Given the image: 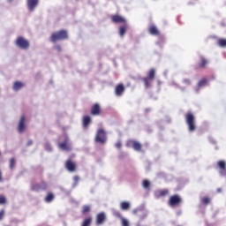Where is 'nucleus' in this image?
<instances>
[{
    "mask_svg": "<svg viewBox=\"0 0 226 226\" xmlns=\"http://www.w3.org/2000/svg\"><path fill=\"white\" fill-rule=\"evenodd\" d=\"M68 38V32L62 30L56 33H54L51 35V41L56 42L58 41V40H66Z\"/></svg>",
    "mask_w": 226,
    "mask_h": 226,
    "instance_id": "nucleus-1",
    "label": "nucleus"
},
{
    "mask_svg": "<svg viewBox=\"0 0 226 226\" xmlns=\"http://www.w3.org/2000/svg\"><path fill=\"white\" fill-rule=\"evenodd\" d=\"M132 215H136L140 220H144L147 216V209L144 206L139 207L132 211Z\"/></svg>",
    "mask_w": 226,
    "mask_h": 226,
    "instance_id": "nucleus-2",
    "label": "nucleus"
},
{
    "mask_svg": "<svg viewBox=\"0 0 226 226\" xmlns=\"http://www.w3.org/2000/svg\"><path fill=\"white\" fill-rule=\"evenodd\" d=\"M95 140L99 142V144H105V142H107V134L103 129H101L97 132Z\"/></svg>",
    "mask_w": 226,
    "mask_h": 226,
    "instance_id": "nucleus-3",
    "label": "nucleus"
},
{
    "mask_svg": "<svg viewBox=\"0 0 226 226\" xmlns=\"http://www.w3.org/2000/svg\"><path fill=\"white\" fill-rule=\"evenodd\" d=\"M186 123L189 126V132L195 131V124H193L195 123V117H193V115H192L191 113H188L186 115Z\"/></svg>",
    "mask_w": 226,
    "mask_h": 226,
    "instance_id": "nucleus-4",
    "label": "nucleus"
},
{
    "mask_svg": "<svg viewBox=\"0 0 226 226\" xmlns=\"http://www.w3.org/2000/svg\"><path fill=\"white\" fill-rule=\"evenodd\" d=\"M16 45H18L19 49H29V41L26 40L23 37H19L16 41Z\"/></svg>",
    "mask_w": 226,
    "mask_h": 226,
    "instance_id": "nucleus-5",
    "label": "nucleus"
},
{
    "mask_svg": "<svg viewBox=\"0 0 226 226\" xmlns=\"http://www.w3.org/2000/svg\"><path fill=\"white\" fill-rule=\"evenodd\" d=\"M19 133H24L26 132V117L22 116L18 124Z\"/></svg>",
    "mask_w": 226,
    "mask_h": 226,
    "instance_id": "nucleus-6",
    "label": "nucleus"
},
{
    "mask_svg": "<svg viewBox=\"0 0 226 226\" xmlns=\"http://www.w3.org/2000/svg\"><path fill=\"white\" fill-rule=\"evenodd\" d=\"M58 146L63 151H71L72 149V143L68 138L64 139V142L60 143Z\"/></svg>",
    "mask_w": 226,
    "mask_h": 226,
    "instance_id": "nucleus-7",
    "label": "nucleus"
},
{
    "mask_svg": "<svg viewBox=\"0 0 226 226\" xmlns=\"http://www.w3.org/2000/svg\"><path fill=\"white\" fill-rule=\"evenodd\" d=\"M154 79V69H152L148 73V77L143 79L145 87H150L149 80H153Z\"/></svg>",
    "mask_w": 226,
    "mask_h": 226,
    "instance_id": "nucleus-8",
    "label": "nucleus"
},
{
    "mask_svg": "<svg viewBox=\"0 0 226 226\" xmlns=\"http://www.w3.org/2000/svg\"><path fill=\"white\" fill-rule=\"evenodd\" d=\"M40 0H27L26 4L29 11H34V8L38 6Z\"/></svg>",
    "mask_w": 226,
    "mask_h": 226,
    "instance_id": "nucleus-9",
    "label": "nucleus"
},
{
    "mask_svg": "<svg viewBox=\"0 0 226 226\" xmlns=\"http://www.w3.org/2000/svg\"><path fill=\"white\" fill-rule=\"evenodd\" d=\"M115 216H117V218H120L121 220V225L122 226H130V221H128V219L121 216V213L116 211L115 212Z\"/></svg>",
    "mask_w": 226,
    "mask_h": 226,
    "instance_id": "nucleus-10",
    "label": "nucleus"
},
{
    "mask_svg": "<svg viewBox=\"0 0 226 226\" xmlns=\"http://www.w3.org/2000/svg\"><path fill=\"white\" fill-rule=\"evenodd\" d=\"M181 202V198L179 196L175 195L170 197V206H177Z\"/></svg>",
    "mask_w": 226,
    "mask_h": 226,
    "instance_id": "nucleus-11",
    "label": "nucleus"
},
{
    "mask_svg": "<svg viewBox=\"0 0 226 226\" xmlns=\"http://www.w3.org/2000/svg\"><path fill=\"white\" fill-rule=\"evenodd\" d=\"M217 165H218L219 169H221V170H220L221 176H226L225 162L219 161L217 162Z\"/></svg>",
    "mask_w": 226,
    "mask_h": 226,
    "instance_id": "nucleus-12",
    "label": "nucleus"
},
{
    "mask_svg": "<svg viewBox=\"0 0 226 226\" xmlns=\"http://www.w3.org/2000/svg\"><path fill=\"white\" fill-rule=\"evenodd\" d=\"M112 20L114 22H116L117 24H121V23L125 24L126 23V19H124V18H123V16H119V15L113 16Z\"/></svg>",
    "mask_w": 226,
    "mask_h": 226,
    "instance_id": "nucleus-13",
    "label": "nucleus"
},
{
    "mask_svg": "<svg viewBox=\"0 0 226 226\" xmlns=\"http://www.w3.org/2000/svg\"><path fill=\"white\" fill-rule=\"evenodd\" d=\"M127 146H132L135 151H140V147H141L140 143L137 141L130 140L127 142Z\"/></svg>",
    "mask_w": 226,
    "mask_h": 226,
    "instance_id": "nucleus-14",
    "label": "nucleus"
},
{
    "mask_svg": "<svg viewBox=\"0 0 226 226\" xmlns=\"http://www.w3.org/2000/svg\"><path fill=\"white\" fill-rule=\"evenodd\" d=\"M45 188H47L46 183H42L41 185L36 184L32 186V190H34V192H40V190H45Z\"/></svg>",
    "mask_w": 226,
    "mask_h": 226,
    "instance_id": "nucleus-15",
    "label": "nucleus"
},
{
    "mask_svg": "<svg viewBox=\"0 0 226 226\" xmlns=\"http://www.w3.org/2000/svg\"><path fill=\"white\" fill-rule=\"evenodd\" d=\"M105 222V213H100L96 216V223L97 225H102Z\"/></svg>",
    "mask_w": 226,
    "mask_h": 226,
    "instance_id": "nucleus-16",
    "label": "nucleus"
},
{
    "mask_svg": "<svg viewBox=\"0 0 226 226\" xmlns=\"http://www.w3.org/2000/svg\"><path fill=\"white\" fill-rule=\"evenodd\" d=\"M124 93V87L123 85H118L115 88V94L117 96H121Z\"/></svg>",
    "mask_w": 226,
    "mask_h": 226,
    "instance_id": "nucleus-17",
    "label": "nucleus"
},
{
    "mask_svg": "<svg viewBox=\"0 0 226 226\" xmlns=\"http://www.w3.org/2000/svg\"><path fill=\"white\" fill-rule=\"evenodd\" d=\"M65 167L69 172H73L75 170V163L72 162L71 161L66 162Z\"/></svg>",
    "mask_w": 226,
    "mask_h": 226,
    "instance_id": "nucleus-18",
    "label": "nucleus"
},
{
    "mask_svg": "<svg viewBox=\"0 0 226 226\" xmlns=\"http://www.w3.org/2000/svg\"><path fill=\"white\" fill-rule=\"evenodd\" d=\"M22 87H24V84L20 81H16L13 85L12 89L14 91H19L20 89H22Z\"/></svg>",
    "mask_w": 226,
    "mask_h": 226,
    "instance_id": "nucleus-19",
    "label": "nucleus"
},
{
    "mask_svg": "<svg viewBox=\"0 0 226 226\" xmlns=\"http://www.w3.org/2000/svg\"><path fill=\"white\" fill-rule=\"evenodd\" d=\"M91 113L93 116H98L100 114V105L95 104L92 107Z\"/></svg>",
    "mask_w": 226,
    "mask_h": 226,
    "instance_id": "nucleus-20",
    "label": "nucleus"
},
{
    "mask_svg": "<svg viewBox=\"0 0 226 226\" xmlns=\"http://www.w3.org/2000/svg\"><path fill=\"white\" fill-rule=\"evenodd\" d=\"M121 209L124 211H126V209H130V202L128 201H124L120 204Z\"/></svg>",
    "mask_w": 226,
    "mask_h": 226,
    "instance_id": "nucleus-21",
    "label": "nucleus"
},
{
    "mask_svg": "<svg viewBox=\"0 0 226 226\" xmlns=\"http://www.w3.org/2000/svg\"><path fill=\"white\" fill-rule=\"evenodd\" d=\"M91 123V117H84L83 118V126L84 128H87V125Z\"/></svg>",
    "mask_w": 226,
    "mask_h": 226,
    "instance_id": "nucleus-22",
    "label": "nucleus"
},
{
    "mask_svg": "<svg viewBox=\"0 0 226 226\" xmlns=\"http://www.w3.org/2000/svg\"><path fill=\"white\" fill-rule=\"evenodd\" d=\"M205 86H207V79H202L200 80V82L198 83V87H204Z\"/></svg>",
    "mask_w": 226,
    "mask_h": 226,
    "instance_id": "nucleus-23",
    "label": "nucleus"
},
{
    "mask_svg": "<svg viewBox=\"0 0 226 226\" xmlns=\"http://www.w3.org/2000/svg\"><path fill=\"white\" fill-rule=\"evenodd\" d=\"M149 33L150 34H158V29L156 28V26H150Z\"/></svg>",
    "mask_w": 226,
    "mask_h": 226,
    "instance_id": "nucleus-24",
    "label": "nucleus"
},
{
    "mask_svg": "<svg viewBox=\"0 0 226 226\" xmlns=\"http://www.w3.org/2000/svg\"><path fill=\"white\" fill-rule=\"evenodd\" d=\"M218 45H219V47L225 48L226 47V39H219Z\"/></svg>",
    "mask_w": 226,
    "mask_h": 226,
    "instance_id": "nucleus-25",
    "label": "nucleus"
},
{
    "mask_svg": "<svg viewBox=\"0 0 226 226\" xmlns=\"http://www.w3.org/2000/svg\"><path fill=\"white\" fill-rule=\"evenodd\" d=\"M54 200V194L49 193L47 197L45 198L46 202H52Z\"/></svg>",
    "mask_w": 226,
    "mask_h": 226,
    "instance_id": "nucleus-26",
    "label": "nucleus"
},
{
    "mask_svg": "<svg viewBox=\"0 0 226 226\" xmlns=\"http://www.w3.org/2000/svg\"><path fill=\"white\" fill-rule=\"evenodd\" d=\"M89 211H91V206L86 205L83 207L82 213L86 215L87 213H89Z\"/></svg>",
    "mask_w": 226,
    "mask_h": 226,
    "instance_id": "nucleus-27",
    "label": "nucleus"
},
{
    "mask_svg": "<svg viewBox=\"0 0 226 226\" xmlns=\"http://www.w3.org/2000/svg\"><path fill=\"white\" fill-rule=\"evenodd\" d=\"M124 33H126V26H121L119 28V34H120V36H124Z\"/></svg>",
    "mask_w": 226,
    "mask_h": 226,
    "instance_id": "nucleus-28",
    "label": "nucleus"
},
{
    "mask_svg": "<svg viewBox=\"0 0 226 226\" xmlns=\"http://www.w3.org/2000/svg\"><path fill=\"white\" fill-rule=\"evenodd\" d=\"M91 222H92L91 217L87 218V219L83 222L82 226H89V225H91Z\"/></svg>",
    "mask_w": 226,
    "mask_h": 226,
    "instance_id": "nucleus-29",
    "label": "nucleus"
},
{
    "mask_svg": "<svg viewBox=\"0 0 226 226\" xmlns=\"http://www.w3.org/2000/svg\"><path fill=\"white\" fill-rule=\"evenodd\" d=\"M207 63V60H206L205 58L202 57L201 62L200 64V68H204V66H206Z\"/></svg>",
    "mask_w": 226,
    "mask_h": 226,
    "instance_id": "nucleus-30",
    "label": "nucleus"
},
{
    "mask_svg": "<svg viewBox=\"0 0 226 226\" xmlns=\"http://www.w3.org/2000/svg\"><path fill=\"white\" fill-rule=\"evenodd\" d=\"M15 167V159H11L10 161V169H13Z\"/></svg>",
    "mask_w": 226,
    "mask_h": 226,
    "instance_id": "nucleus-31",
    "label": "nucleus"
},
{
    "mask_svg": "<svg viewBox=\"0 0 226 226\" xmlns=\"http://www.w3.org/2000/svg\"><path fill=\"white\" fill-rule=\"evenodd\" d=\"M201 201L203 202V204H209L210 200H209V198L206 197V198H202Z\"/></svg>",
    "mask_w": 226,
    "mask_h": 226,
    "instance_id": "nucleus-32",
    "label": "nucleus"
},
{
    "mask_svg": "<svg viewBox=\"0 0 226 226\" xmlns=\"http://www.w3.org/2000/svg\"><path fill=\"white\" fill-rule=\"evenodd\" d=\"M150 183L147 180H144L142 183L143 187L147 188L149 186Z\"/></svg>",
    "mask_w": 226,
    "mask_h": 226,
    "instance_id": "nucleus-33",
    "label": "nucleus"
},
{
    "mask_svg": "<svg viewBox=\"0 0 226 226\" xmlns=\"http://www.w3.org/2000/svg\"><path fill=\"white\" fill-rule=\"evenodd\" d=\"M0 204H6V198L4 196H0Z\"/></svg>",
    "mask_w": 226,
    "mask_h": 226,
    "instance_id": "nucleus-34",
    "label": "nucleus"
},
{
    "mask_svg": "<svg viewBox=\"0 0 226 226\" xmlns=\"http://www.w3.org/2000/svg\"><path fill=\"white\" fill-rule=\"evenodd\" d=\"M45 149H46V151H52V147H50L49 144L45 145Z\"/></svg>",
    "mask_w": 226,
    "mask_h": 226,
    "instance_id": "nucleus-35",
    "label": "nucleus"
},
{
    "mask_svg": "<svg viewBox=\"0 0 226 226\" xmlns=\"http://www.w3.org/2000/svg\"><path fill=\"white\" fill-rule=\"evenodd\" d=\"M115 146L117 149H121V141L117 142Z\"/></svg>",
    "mask_w": 226,
    "mask_h": 226,
    "instance_id": "nucleus-36",
    "label": "nucleus"
},
{
    "mask_svg": "<svg viewBox=\"0 0 226 226\" xmlns=\"http://www.w3.org/2000/svg\"><path fill=\"white\" fill-rule=\"evenodd\" d=\"M184 84H186V86H190L192 82L190 81V79H184Z\"/></svg>",
    "mask_w": 226,
    "mask_h": 226,
    "instance_id": "nucleus-37",
    "label": "nucleus"
},
{
    "mask_svg": "<svg viewBox=\"0 0 226 226\" xmlns=\"http://www.w3.org/2000/svg\"><path fill=\"white\" fill-rule=\"evenodd\" d=\"M167 193H169L168 190H164L161 192V195H167Z\"/></svg>",
    "mask_w": 226,
    "mask_h": 226,
    "instance_id": "nucleus-38",
    "label": "nucleus"
},
{
    "mask_svg": "<svg viewBox=\"0 0 226 226\" xmlns=\"http://www.w3.org/2000/svg\"><path fill=\"white\" fill-rule=\"evenodd\" d=\"M4 216V210H1L0 212V220Z\"/></svg>",
    "mask_w": 226,
    "mask_h": 226,
    "instance_id": "nucleus-39",
    "label": "nucleus"
},
{
    "mask_svg": "<svg viewBox=\"0 0 226 226\" xmlns=\"http://www.w3.org/2000/svg\"><path fill=\"white\" fill-rule=\"evenodd\" d=\"M33 145V140H28L27 146H32Z\"/></svg>",
    "mask_w": 226,
    "mask_h": 226,
    "instance_id": "nucleus-40",
    "label": "nucleus"
},
{
    "mask_svg": "<svg viewBox=\"0 0 226 226\" xmlns=\"http://www.w3.org/2000/svg\"><path fill=\"white\" fill-rule=\"evenodd\" d=\"M74 181H75V183H78L79 182V177H74Z\"/></svg>",
    "mask_w": 226,
    "mask_h": 226,
    "instance_id": "nucleus-41",
    "label": "nucleus"
},
{
    "mask_svg": "<svg viewBox=\"0 0 226 226\" xmlns=\"http://www.w3.org/2000/svg\"><path fill=\"white\" fill-rule=\"evenodd\" d=\"M56 50H61V47L60 46H56Z\"/></svg>",
    "mask_w": 226,
    "mask_h": 226,
    "instance_id": "nucleus-42",
    "label": "nucleus"
},
{
    "mask_svg": "<svg viewBox=\"0 0 226 226\" xmlns=\"http://www.w3.org/2000/svg\"><path fill=\"white\" fill-rule=\"evenodd\" d=\"M0 181H3V178H2V177H1V171H0Z\"/></svg>",
    "mask_w": 226,
    "mask_h": 226,
    "instance_id": "nucleus-43",
    "label": "nucleus"
},
{
    "mask_svg": "<svg viewBox=\"0 0 226 226\" xmlns=\"http://www.w3.org/2000/svg\"><path fill=\"white\" fill-rule=\"evenodd\" d=\"M217 192H222V189H217Z\"/></svg>",
    "mask_w": 226,
    "mask_h": 226,
    "instance_id": "nucleus-44",
    "label": "nucleus"
},
{
    "mask_svg": "<svg viewBox=\"0 0 226 226\" xmlns=\"http://www.w3.org/2000/svg\"><path fill=\"white\" fill-rule=\"evenodd\" d=\"M11 1H13V0H8L9 3H11Z\"/></svg>",
    "mask_w": 226,
    "mask_h": 226,
    "instance_id": "nucleus-45",
    "label": "nucleus"
},
{
    "mask_svg": "<svg viewBox=\"0 0 226 226\" xmlns=\"http://www.w3.org/2000/svg\"><path fill=\"white\" fill-rule=\"evenodd\" d=\"M136 226H140V224H139V223H138V224H136Z\"/></svg>",
    "mask_w": 226,
    "mask_h": 226,
    "instance_id": "nucleus-46",
    "label": "nucleus"
}]
</instances>
